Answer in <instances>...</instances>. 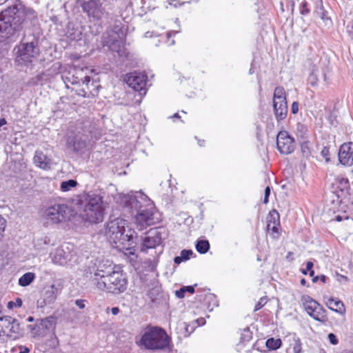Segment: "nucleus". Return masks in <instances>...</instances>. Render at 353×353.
<instances>
[{"label":"nucleus","instance_id":"obj_45","mask_svg":"<svg viewBox=\"0 0 353 353\" xmlns=\"http://www.w3.org/2000/svg\"><path fill=\"white\" fill-rule=\"evenodd\" d=\"M184 3L183 2H180L178 0H172L170 2V6H172L175 8L178 7V6H181L182 5H183Z\"/></svg>","mask_w":353,"mask_h":353},{"label":"nucleus","instance_id":"obj_12","mask_svg":"<svg viewBox=\"0 0 353 353\" xmlns=\"http://www.w3.org/2000/svg\"><path fill=\"white\" fill-rule=\"evenodd\" d=\"M22 22L23 19L18 8L16 6L9 7L0 13V32L6 28L3 26L2 23L12 26L19 25Z\"/></svg>","mask_w":353,"mask_h":353},{"label":"nucleus","instance_id":"obj_23","mask_svg":"<svg viewBox=\"0 0 353 353\" xmlns=\"http://www.w3.org/2000/svg\"><path fill=\"white\" fill-rule=\"evenodd\" d=\"M35 274L33 272H27L23 274L19 279V284L22 287L29 285L34 279Z\"/></svg>","mask_w":353,"mask_h":353},{"label":"nucleus","instance_id":"obj_38","mask_svg":"<svg viewBox=\"0 0 353 353\" xmlns=\"http://www.w3.org/2000/svg\"><path fill=\"white\" fill-rule=\"evenodd\" d=\"M327 338H328V340L330 341V343L332 344V345H337L338 343H339V340L336 337V336L333 334V333H330L327 336Z\"/></svg>","mask_w":353,"mask_h":353},{"label":"nucleus","instance_id":"obj_10","mask_svg":"<svg viewBox=\"0 0 353 353\" xmlns=\"http://www.w3.org/2000/svg\"><path fill=\"white\" fill-rule=\"evenodd\" d=\"M82 10L85 12L89 18H92L94 21H100L108 13L105 11V8L100 0H89L84 1L81 4Z\"/></svg>","mask_w":353,"mask_h":353},{"label":"nucleus","instance_id":"obj_56","mask_svg":"<svg viewBox=\"0 0 353 353\" xmlns=\"http://www.w3.org/2000/svg\"><path fill=\"white\" fill-rule=\"evenodd\" d=\"M321 280L325 283V280H326V276L325 275H321Z\"/></svg>","mask_w":353,"mask_h":353},{"label":"nucleus","instance_id":"obj_26","mask_svg":"<svg viewBox=\"0 0 353 353\" xmlns=\"http://www.w3.org/2000/svg\"><path fill=\"white\" fill-rule=\"evenodd\" d=\"M210 249V243L208 240H198L196 244V250L200 254H205Z\"/></svg>","mask_w":353,"mask_h":353},{"label":"nucleus","instance_id":"obj_33","mask_svg":"<svg viewBox=\"0 0 353 353\" xmlns=\"http://www.w3.org/2000/svg\"><path fill=\"white\" fill-rule=\"evenodd\" d=\"M318 81L319 79L317 76L313 73L310 74L307 78V83L312 87L316 86L318 84Z\"/></svg>","mask_w":353,"mask_h":353},{"label":"nucleus","instance_id":"obj_50","mask_svg":"<svg viewBox=\"0 0 353 353\" xmlns=\"http://www.w3.org/2000/svg\"><path fill=\"white\" fill-rule=\"evenodd\" d=\"M111 312L113 315H117L119 313L120 310L118 307H114L111 309Z\"/></svg>","mask_w":353,"mask_h":353},{"label":"nucleus","instance_id":"obj_48","mask_svg":"<svg viewBox=\"0 0 353 353\" xmlns=\"http://www.w3.org/2000/svg\"><path fill=\"white\" fill-rule=\"evenodd\" d=\"M20 352L19 353H29L30 349L26 347L21 346L20 347Z\"/></svg>","mask_w":353,"mask_h":353},{"label":"nucleus","instance_id":"obj_44","mask_svg":"<svg viewBox=\"0 0 353 353\" xmlns=\"http://www.w3.org/2000/svg\"><path fill=\"white\" fill-rule=\"evenodd\" d=\"M37 303L38 307H43L45 305H46L49 303L48 302V300L45 298L43 299L38 300Z\"/></svg>","mask_w":353,"mask_h":353},{"label":"nucleus","instance_id":"obj_25","mask_svg":"<svg viewBox=\"0 0 353 353\" xmlns=\"http://www.w3.org/2000/svg\"><path fill=\"white\" fill-rule=\"evenodd\" d=\"M252 332L249 327H245L241 330L240 336V342L245 344L252 339Z\"/></svg>","mask_w":353,"mask_h":353},{"label":"nucleus","instance_id":"obj_7","mask_svg":"<svg viewBox=\"0 0 353 353\" xmlns=\"http://www.w3.org/2000/svg\"><path fill=\"white\" fill-rule=\"evenodd\" d=\"M273 108L277 121L284 120L288 115V103L285 89L278 86L274 89L273 96Z\"/></svg>","mask_w":353,"mask_h":353},{"label":"nucleus","instance_id":"obj_58","mask_svg":"<svg viewBox=\"0 0 353 353\" xmlns=\"http://www.w3.org/2000/svg\"><path fill=\"white\" fill-rule=\"evenodd\" d=\"M310 272V276H313L314 274V271L313 270L309 271Z\"/></svg>","mask_w":353,"mask_h":353},{"label":"nucleus","instance_id":"obj_52","mask_svg":"<svg viewBox=\"0 0 353 353\" xmlns=\"http://www.w3.org/2000/svg\"><path fill=\"white\" fill-rule=\"evenodd\" d=\"M196 139H197V143L200 146H204L205 140L199 139L197 137H196Z\"/></svg>","mask_w":353,"mask_h":353},{"label":"nucleus","instance_id":"obj_42","mask_svg":"<svg viewBox=\"0 0 353 353\" xmlns=\"http://www.w3.org/2000/svg\"><path fill=\"white\" fill-rule=\"evenodd\" d=\"M336 353H353V350L350 347H341Z\"/></svg>","mask_w":353,"mask_h":353},{"label":"nucleus","instance_id":"obj_19","mask_svg":"<svg viewBox=\"0 0 353 353\" xmlns=\"http://www.w3.org/2000/svg\"><path fill=\"white\" fill-rule=\"evenodd\" d=\"M339 162L346 166L353 165V143L347 142L342 144L339 151Z\"/></svg>","mask_w":353,"mask_h":353},{"label":"nucleus","instance_id":"obj_55","mask_svg":"<svg viewBox=\"0 0 353 353\" xmlns=\"http://www.w3.org/2000/svg\"><path fill=\"white\" fill-rule=\"evenodd\" d=\"M172 118L173 119H180L181 117L179 116V113H175L173 116H172Z\"/></svg>","mask_w":353,"mask_h":353},{"label":"nucleus","instance_id":"obj_57","mask_svg":"<svg viewBox=\"0 0 353 353\" xmlns=\"http://www.w3.org/2000/svg\"><path fill=\"white\" fill-rule=\"evenodd\" d=\"M305 283H306V281H305V279H302L301 280V284L302 285H305Z\"/></svg>","mask_w":353,"mask_h":353},{"label":"nucleus","instance_id":"obj_53","mask_svg":"<svg viewBox=\"0 0 353 353\" xmlns=\"http://www.w3.org/2000/svg\"><path fill=\"white\" fill-rule=\"evenodd\" d=\"M7 123L6 120L4 118H0V128Z\"/></svg>","mask_w":353,"mask_h":353},{"label":"nucleus","instance_id":"obj_2","mask_svg":"<svg viewBox=\"0 0 353 353\" xmlns=\"http://www.w3.org/2000/svg\"><path fill=\"white\" fill-rule=\"evenodd\" d=\"M93 282L98 290L115 294L123 292L128 285L125 273L119 267H114L107 274H104L103 270H97L94 273Z\"/></svg>","mask_w":353,"mask_h":353},{"label":"nucleus","instance_id":"obj_28","mask_svg":"<svg viewBox=\"0 0 353 353\" xmlns=\"http://www.w3.org/2000/svg\"><path fill=\"white\" fill-rule=\"evenodd\" d=\"M77 184L78 183H77V181L73 180V179H70L68 181H63L61 183L60 188L63 192H68L70 190H71V188H75L77 185Z\"/></svg>","mask_w":353,"mask_h":353},{"label":"nucleus","instance_id":"obj_59","mask_svg":"<svg viewBox=\"0 0 353 353\" xmlns=\"http://www.w3.org/2000/svg\"><path fill=\"white\" fill-rule=\"evenodd\" d=\"M307 272H308V270H307L306 269H305V270H302V273H303V274H305V275H306V274H307Z\"/></svg>","mask_w":353,"mask_h":353},{"label":"nucleus","instance_id":"obj_34","mask_svg":"<svg viewBox=\"0 0 353 353\" xmlns=\"http://www.w3.org/2000/svg\"><path fill=\"white\" fill-rule=\"evenodd\" d=\"M6 227V220L0 214V241L3 237V233Z\"/></svg>","mask_w":353,"mask_h":353},{"label":"nucleus","instance_id":"obj_15","mask_svg":"<svg viewBox=\"0 0 353 353\" xmlns=\"http://www.w3.org/2000/svg\"><path fill=\"white\" fill-rule=\"evenodd\" d=\"M267 231L273 239H279L281 232L280 215L276 210H272L267 218Z\"/></svg>","mask_w":353,"mask_h":353},{"label":"nucleus","instance_id":"obj_61","mask_svg":"<svg viewBox=\"0 0 353 353\" xmlns=\"http://www.w3.org/2000/svg\"><path fill=\"white\" fill-rule=\"evenodd\" d=\"M317 279H318V277H317V276H316V277H314V278L313 279V281H314V282H316V281H317Z\"/></svg>","mask_w":353,"mask_h":353},{"label":"nucleus","instance_id":"obj_13","mask_svg":"<svg viewBox=\"0 0 353 353\" xmlns=\"http://www.w3.org/2000/svg\"><path fill=\"white\" fill-rule=\"evenodd\" d=\"M276 146L281 154H290L295 149V141L287 131H280L276 137Z\"/></svg>","mask_w":353,"mask_h":353},{"label":"nucleus","instance_id":"obj_60","mask_svg":"<svg viewBox=\"0 0 353 353\" xmlns=\"http://www.w3.org/2000/svg\"><path fill=\"white\" fill-rule=\"evenodd\" d=\"M28 321L29 322H32V321H33V317H32V316H29V317H28Z\"/></svg>","mask_w":353,"mask_h":353},{"label":"nucleus","instance_id":"obj_35","mask_svg":"<svg viewBox=\"0 0 353 353\" xmlns=\"http://www.w3.org/2000/svg\"><path fill=\"white\" fill-rule=\"evenodd\" d=\"M42 321L45 324L46 327H48L49 325L50 327H52L53 329L55 328V321H54V317L48 316V317L46 318L45 319H43Z\"/></svg>","mask_w":353,"mask_h":353},{"label":"nucleus","instance_id":"obj_51","mask_svg":"<svg viewBox=\"0 0 353 353\" xmlns=\"http://www.w3.org/2000/svg\"><path fill=\"white\" fill-rule=\"evenodd\" d=\"M313 263L312 261H307L306 263V270L310 271L313 268Z\"/></svg>","mask_w":353,"mask_h":353},{"label":"nucleus","instance_id":"obj_21","mask_svg":"<svg viewBox=\"0 0 353 353\" xmlns=\"http://www.w3.org/2000/svg\"><path fill=\"white\" fill-rule=\"evenodd\" d=\"M33 161L36 166L43 170L50 169V159L41 151H36Z\"/></svg>","mask_w":353,"mask_h":353},{"label":"nucleus","instance_id":"obj_22","mask_svg":"<svg viewBox=\"0 0 353 353\" xmlns=\"http://www.w3.org/2000/svg\"><path fill=\"white\" fill-rule=\"evenodd\" d=\"M327 307L339 314H344L345 312V307L343 303L337 299L329 298L326 302Z\"/></svg>","mask_w":353,"mask_h":353},{"label":"nucleus","instance_id":"obj_14","mask_svg":"<svg viewBox=\"0 0 353 353\" xmlns=\"http://www.w3.org/2000/svg\"><path fill=\"white\" fill-rule=\"evenodd\" d=\"M19 323L16 319L10 316L0 317V336L12 337L19 332Z\"/></svg>","mask_w":353,"mask_h":353},{"label":"nucleus","instance_id":"obj_37","mask_svg":"<svg viewBox=\"0 0 353 353\" xmlns=\"http://www.w3.org/2000/svg\"><path fill=\"white\" fill-rule=\"evenodd\" d=\"M193 252L191 250H183L181 252V257L184 261L188 260Z\"/></svg>","mask_w":353,"mask_h":353},{"label":"nucleus","instance_id":"obj_27","mask_svg":"<svg viewBox=\"0 0 353 353\" xmlns=\"http://www.w3.org/2000/svg\"><path fill=\"white\" fill-rule=\"evenodd\" d=\"M335 183L338 185V188H340L341 190H343L349 188V180L347 177L337 176L335 179Z\"/></svg>","mask_w":353,"mask_h":353},{"label":"nucleus","instance_id":"obj_5","mask_svg":"<svg viewBox=\"0 0 353 353\" xmlns=\"http://www.w3.org/2000/svg\"><path fill=\"white\" fill-rule=\"evenodd\" d=\"M103 203V198L99 195L88 196L83 209V219L90 223L102 222L105 212Z\"/></svg>","mask_w":353,"mask_h":353},{"label":"nucleus","instance_id":"obj_43","mask_svg":"<svg viewBox=\"0 0 353 353\" xmlns=\"http://www.w3.org/2000/svg\"><path fill=\"white\" fill-rule=\"evenodd\" d=\"M185 291L183 287L181 288H180L179 290H176L175 292L176 296L180 299H182L185 296Z\"/></svg>","mask_w":353,"mask_h":353},{"label":"nucleus","instance_id":"obj_36","mask_svg":"<svg viewBox=\"0 0 353 353\" xmlns=\"http://www.w3.org/2000/svg\"><path fill=\"white\" fill-rule=\"evenodd\" d=\"M123 250H125L124 254L128 256H132V259L136 260L137 258V255L135 254V250L134 248H125L124 246V248Z\"/></svg>","mask_w":353,"mask_h":353},{"label":"nucleus","instance_id":"obj_46","mask_svg":"<svg viewBox=\"0 0 353 353\" xmlns=\"http://www.w3.org/2000/svg\"><path fill=\"white\" fill-rule=\"evenodd\" d=\"M185 291V292H189L190 294H193L194 292V288L192 285L184 286L183 287Z\"/></svg>","mask_w":353,"mask_h":353},{"label":"nucleus","instance_id":"obj_29","mask_svg":"<svg viewBox=\"0 0 353 353\" xmlns=\"http://www.w3.org/2000/svg\"><path fill=\"white\" fill-rule=\"evenodd\" d=\"M50 288H51L50 290H48L46 292V299L48 300V303L53 302L57 298V292H56L57 288H55V285H52L50 286Z\"/></svg>","mask_w":353,"mask_h":353},{"label":"nucleus","instance_id":"obj_49","mask_svg":"<svg viewBox=\"0 0 353 353\" xmlns=\"http://www.w3.org/2000/svg\"><path fill=\"white\" fill-rule=\"evenodd\" d=\"M174 263H176V264H179L181 263L183 261H184L183 259V258L181 257V255L179 256H176L174 259Z\"/></svg>","mask_w":353,"mask_h":353},{"label":"nucleus","instance_id":"obj_24","mask_svg":"<svg viewBox=\"0 0 353 353\" xmlns=\"http://www.w3.org/2000/svg\"><path fill=\"white\" fill-rule=\"evenodd\" d=\"M265 345L269 350H276L281 347L282 341L281 339L270 338L267 339Z\"/></svg>","mask_w":353,"mask_h":353},{"label":"nucleus","instance_id":"obj_8","mask_svg":"<svg viewBox=\"0 0 353 353\" xmlns=\"http://www.w3.org/2000/svg\"><path fill=\"white\" fill-rule=\"evenodd\" d=\"M69 216L68 206L65 203H55L45 211L46 219L51 223L57 224L65 221Z\"/></svg>","mask_w":353,"mask_h":353},{"label":"nucleus","instance_id":"obj_31","mask_svg":"<svg viewBox=\"0 0 353 353\" xmlns=\"http://www.w3.org/2000/svg\"><path fill=\"white\" fill-rule=\"evenodd\" d=\"M22 300L21 298L16 299L15 301H10L7 304V307L9 310H12L14 307H20L22 305Z\"/></svg>","mask_w":353,"mask_h":353},{"label":"nucleus","instance_id":"obj_9","mask_svg":"<svg viewBox=\"0 0 353 353\" xmlns=\"http://www.w3.org/2000/svg\"><path fill=\"white\" fill-rule=\"evenodd\" d=\"M125 81L129 87L141 94L147 92L148 75L144 72L134 71L126 75Z\"/></svg>","mask_w":353,"mask_h":353},{"label":"nucleus","instance_id":"obj_30","mask_svg":"<svg viewBox=\"0 0 353 353\" xmlns=\"http://www.w3.org/2000/svg\"><path fill=\"white\" fill-rule=\"evenodd\" d=\"M215 300V296L210 293L205 294L199 296V301L204 302V305L207 307H210V302Z\"/></svg>","mask_w":353,"mask_h":353},{"label":"nucleus","instance_id":"obj_1","mask_svg":"<svg viewBox=\"0 0 353 353\" xmlns=\"http://www.w3.org/2000/svg\"><path fill=\"white\" fill-rule=\"evenodd\" d=\"M65 77L68 82L72 85H78L79 88H72V91L84 98H92L98 95L101 88L99 78H94V70L89 67L84 68H75L72 74L68 73Z\"/></svg>","mask_w":353,"mask_h":353},{"label":"nucleus","instance_id":"obj_17","mask_svg":"<svg viewBox=\"0 0 353 353\" xmlns=\"http://www.w3.org/2000/svg\"><path fill=\"white\" fill-rule=\"evenodd\" d=\"M161 243V233L157 229H151L146 232L142 240L141 250L145 252L148 249L155 248Z\"/></svg>","mask_w":353,"mask_h":353},{"label":"nucleus","instance_id":"obj_54","mask_svg":"<svg viewBox=\"0 0 353 353\" xmlns=\"http://www.w3.org/2000/svg\"><path fill=\"white\" fill-rule=\"evenodd\" d=\"M262 304L261 303H258L256 304L255 307H254V310L255 311H257L259 310V309H261L262 307Z\"/></svg>","mask_w":353,"mask_h":353},{"label":"nucleus","instance_id":"obj_41","mask_svg":"<svg viewBox=\"0 0 353 353\" xmlns=\"http://www.w3.org/2000/svg\"><path fill=\"white\" fill-rule=\"evenodd\" d=\"M299 103L296 101H294L292 104L291 112L292 114H295L299 112Z\"/></svg>","mask_w":353,"mask_h":353},{"label":"nucleus","instance_id":"obj_40","mask_svg":"<svg viewBox=\"0 0 353 353\" xmlns=\"http://www.w3.org/2000/svg\"><path fill=\"white\" fill-rule=\"evenodd\" d=\"M176 34V32L172 33V32H168L167 33V43L168 45H173L174 44L175 41L173 40V39H170V38L172 37V36L173 34Z\"/></svg>","mask_w":353,"mask_h":353},{"label":"nucleus","instance_id":"obj_6","mask_svg":"<svg viewBox=\"0 0 353 353\" xmlns=\"http://www.w3.org/2000/svg\"><path fill=\"white\" fill-rule=\"evenodd\" d=\"M301 301L303 307L310 317L323 324L328 321L327 311L311 296L306 294L303 295L301 297Z\"/></svg>","mask_w":353,"mask_h":353},{"label":"nucleus","instance_id":"obj_11","mask_svg":"<svg viewBox=\"0 0 353 353\" xmlns=\"http://www.w3.org/2000/svg\"><path fill=\"white\" fill-rule=\"evenodd\" d=\"M17 48L16 59L19 63H32V59L39 54V50L33 42L20 43Z\"/></svg>","mask_w":353,"mask_h":353},{"label":"nucleus","instance_id":"obj_39","mask_svg":"<svg viewBox=\"0 0 353 353\" xmlns=\"http://www.w3.org/2000/svg\"><path fill=\"white\" fill-rule=\"evenodd\" d=\"M270 194V188L269 186H267L265 189L263 203L267 204L268 203Z\"/></svg>","mask_w":353,"mask_h":353},{"label":"nucleus","instance_id":"obj_32","mask_svg":"<svg viewBox=\"0 0 353 353\" xmlns=\"http://www.w3.org/2000/svg\"><path fill=\"white\" fill-rule=\"evenodd\" d=\"M310 10L308 8V3L306 1H303L300 6V13L302 15H307L310 13Z\"/></svg>","mask_w":353,"mask_h":353},{"label":"nucleus","instance_id":"obj_47","mask_svg":"<svg viewBox=\"0 0 353 353\" xmlns=\"http://www.w3.org/2000/svg\"><path fill=\"white\" fill-rule=\"evenodd\" d=\"M76 305L81 309H83L85 307V305L83 303V300H81V299H79V300H77L76 301Z\"/></svg>","mask_w":353,"mask_h":353},{"label":"nucleus","instance_id":"obj_20","mask_svg":"<svg viewBox=\"0 0 353 353\" xmlns=\"http://www.w3.org/2000/svg\"><path fill=\"white\" fill-rule=\"evenodd\" d=\"M288 346L286 348L285 353H301L302 343L299 338L295 334L288 337Z\"/></svg>","mask_w":353,"mask_h":353},{"label":"nucleus","instance_id":"obj_16","mask_svg":"<svg viewBox=\"0 0 353 353\" xmlns=\"http://www.w3.org/2000/svg\"><path fill=\"white\" fill-rule=\"evenodd\" d=\"M134 223L137 228L139 230H143L155 224L153 210L148 208L141 210L134 216Z\"/></svg>","mask_w":353,"mask_h":353},{"label":"nucleus","instance_id":"obj_18","mask_svg":"<svg viewBox=\"0 0 353 353\" xmlns=\"http://www.w3.org/2000/svg\"><path fill=\"white\" fill-rule=\"evenodd\" d=\"M112 32L115 34L117 38L111 39L110 37L106 41V45L112 51L119 53L123 45L124 33L123 27L115 25L112 29Z\"/></svg>","mask_w":353,"mask_h":353},{"label":"nucleus","instance_id":"obj_3","mask_svg":"<svg viewBox=\"0 0 353 353\" xmlns=\"http://www.w3.org/2000/svg\"><path fill=\"white\" fill-rule=\"evenodd\" d=\"M170 342L171 338L163 328L150 325L146 326L140 340L145 349L152 351L168 348Z\"/></svg>","mask_w":353,"mask_h":353},{"label":"nucleus","instance_id":"obj_4","mask_svg":"<svg viewBox=\"0 0 353 353\" xmlns=\"http://www.w3.org/2000/svg\"><path fill=\"white\" fill-rule=\"evenodd\" d=\"M125 220L117 218L109 221L106 225L105 235L113 247L123 249L125 241H130L131 236L125 234Z\"/></svg>","mask_w":353,"mask_h":353}]
</instances>
